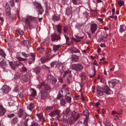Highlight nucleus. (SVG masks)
<instances>
[{
	"instance_id": "17",
	"label": "nucleus",
	"mask_w": 126,
	"mask_h": 126,
	"mask_svg": "<svg viewBox=\"0 0 126 126\" xmlns=\"http://www.w3.org/2000/svg\"><path fill=\"white\" fill-rule=\"evenodd\" d=\"M36 115L38 118V121H40L42 122L44 121L45 120V118L43 116L42 112L40 113H38L36 114Z\"/></svg>"
},
{
	"instance_id": "36",
	"label": "nucleus",
	"mask_w": 126,
	"mask_h": 126,
	"mask_svg": "<svg viewBox=\"0 0 126 126\" xmlns=\"http://www.w3.org/2000/svg\"><path fill=\"white\" fill-rule=\"evenodd\" d=\"M72 2L75 5L81 3V0H72Z\"/></svg>"
},
{
	"instance_id": "4",
	"label": "nucleus",
	"mask_w": 126,
	"mask_h": 126,
	"mask_svg": "<svg viewBox=\"0 0 126 126\" xmlns=\"http://www.w3.org/2000/svg\"><path fill=\"white\" fill-rule=\"evenodd\" d=\"M9 63L12 68L13 70H14L16 68L15 65L18 67L24 66V65L22 63L18 61L15 62L14 64L12 62H9Z\"/></svg>"
},
{
	"instance_id": "18",
	"label": "nucleus",
	"mask_w": 126,
	"mask_h": 126,
	"mask_svg": "<svg viewBox=\"0 0 126 126\" xmlns=\"http://www.w3.org/2000/svg\"><path fill=\"white\" fill-rule=\"evenodd\" d=\"M21 44L23 45L25 47L28 48L30 46L29 41L28 40H23L22 41L20 42Z\"/></svg>"
},
{
	"instance_id": "43",
	"label": "nucleus",
	"mask_w": 126,
	"mask_h": 126,
	"mask_svg": "<svg viewBox=\"0 0 126 126\" xmlns=\"http://www.w3.org/2000/svg\"><path fill=\"white\" fill-rule=\"evenodd\" d=\"M31 57L30 58H32V59H35V56L36 54L35 53H31L29 55Z\"/></svg>"
},
{
	"instance_id": "11",
	"label": "nucleus",
	"mask_w": 126,
	"mask_h": 126,
	"mask_svg": "<svg viewBox=\"0 0 126 126\" xmlns=\"http://www.w3.org/2000/svg\"><path fill=\"white\" fill-rule=\"evenodd\" d=\"M118 82V80L116 79L110 80L108 81L109 87L111 88H113L115 85Z\"/></svg>"
},
{
	"instance_id": "20",
	"label": "nucleus",
	"mask_w": 126,
	"mask_h": 126,
	"mask_svg": "<svg viewBox=\"0 0 126 126\" xmlns=\"http://www.w3.org/2000/svg\"><path fill=\"white\" fill-rule=\"evenodd\" d=\"M104 92L107 94H110L111 93V91L110 90L109 88L107 86H105L104 88Z\"/></svg>"
},
{
	"instance_id": "26",
	"label": "nucleus",
	"mask_w": 126,
	"mask_h": 126,
	"mask_svg": "<svg viewBox=\"0 0 126 126\" xmlns=\"http://www.w3.org/2000/svg\"><path fill=\"white\" fill-rule=\"evenodd\" d=\"M5 112V109L1 107V105L0 104V115H3Z\"/></svg>"
},
{
	"instance_id": "29",
	"label": "nucleus",
	"mask_w": 126,
	"mask_h": 126,
	"mask_svg": "<svg viewBox=\"0 0 126 126\" xmlns=\"http://www.w3.org/2000/svg\"><path fill=\"white\" fill-rule=\"evenodd\" d=\"M23 34V31L20 30H17L15 36H18L19 35L20 36H21Z\"/></svg>"
},
{
	"instance_id": "57",
	"label": "nucleus",
	"mask_w": 126,
	"mask_h": 126,
	"mask_svg": "<svg viewBox=\"0 0 126 126\" xmlns=\"http://www.w3.org/2000/svg\"><path fill=\"white\" fill-rule=\"evenodd\" d=\"M53 79H54L52 80L51 81L52 82L53 84H54L56 83V82L57 80L56 79L54 78Z\"/></svg>"
},
{
	"instance_id": "42",
	"label": "nucleus",
	"mask_w": 126,
	"mask_h": 126,
	"mask_svg": "<svg viewBox=\"0 0 126 126\" xmlns=\"http://www.w3.org/2000/svg\"><path fill=\"white\" fill-rule=\"evenodd\" d=\"M64 92L65 94L66 95L70 94L71 92L66 89H64Z\"/></svg>"
},
{
	"instance_id": "58",
	"label": "nucleus",
	"mask_w": 126,
	"mask_h": 126,
	"mask_svg": "<svg viewBox=\"0 0 126 126\" xmlns=\"http://www.w3.org/2000/svg\"><path fill=\"white\" fill-rule=\"evenodd\" d=\"M80 76L82 78H86V76L85 75L84 73H82L80 74Z\"/></svg>"
},
{
	"instance_id": "39",
	"label": "nucleus",
	"mask_w": 126,
	"mask_h": 126,
	"mask_svg": "<svg viewBox=\"0 0 126 126\" xmlns=\"http://www.w3.org/2000/svg\"><path fill=\"white\" fill-rule=\"evenodd\" d=\"M15 1L16 2H18L19 1V0H11L10 1V3L12 7H13L15 5L14 1Z\"/></svg>"
},
{
	"instance_id": "46",
	"label": "nucleus",
	"mask_w": 126,
	"mask_h": 126,
	"mask_svg": "<svg viewBox=\"0 0 126 126\" xmlns=\"http://www.w3.org/2000/svg\"><path fill=\"white\" fill-rule=\"evenodd\" d=\"M24 93L23 92H22L19 93L18 94V96L21 98H22L24 96Z\"/></svg>"
},
{
	"instance_id": "22",
	"label": "nucleus",
	"mask_w": 126,
	"mask_h": 126,
	"mask_svg": "<svg viewBox=\"0 0 126 126\" xmlns=\"http://www.w3.org/2000/svg\"><path fill=\"white\" fill-rule=\"evenodd\" d=\"M64 89H62L59 91L57 97L58 99L60 98V97H62L63 94H65V92H64Z\"/></svg>"
},
{
	"instance_id": "8",
	"label": "nucleus",
	"mask_w": 126,
	"mask_h": 126,
	"mask_svg": "<svg viewBox=\"0 0 126 126\" xmlns=\"http://www.w3.org/2000/svg\"><path fill=\"white\" fill-rule=\"evenodd\" d=\"M30 77V75L28 74H25L22 76L20 79L22 82H27L29 80Z\"/></svg>"
},
{
	"instance_id": "28",
	"label": "nucleus",
	"mask_w": 126,
	"mask_h": 126,
	"mask_svg": "<svg viewBox=\"0 0 126 126\" xmlns=\"http://www.w3.org/2000/svg\"><path fill=\"white\" fill-rule=\"evenodd\" d=\"M56 28V30L57 31L59 32V34L61 33L62 30V26L60 25H58L57 26Z\"/></svg>"
},
{
	"instance_id": "56",
	"label": "nucleus",
	"mask_w": 126,
	"mask_h": 126,
	"mask_svg": "<svg viewBox=\"0 0 126 126\" xmlns=\"http://www.w3.org/2000/svg\"><path fill=\"white\" fill-rule=\"evenodd\" d=\"M52 108L53 107L52 106H48L46 107V109L48 111L51 110Z\"/></svg>"
},
{
	"instance_id": "13",
	"label": "nucleus",
	"mask_w": 126,
	"mask_h": 126,
	"mask_svg": "<svg viewBox=\"0 0 126 126\" xmlns=\"http://www.w3.org/2000/svg\"><path fill=\"white\" fill-rule=\"evenodd\" d=\"M60 35H57L55 33L51 35V40L53 41L58 40L60 39Z\"/></svg>"
},
{
	"instance_id": "2",
	"label": "nucleus",
	"mask_w": 126,
	"mask_h": 126,
	"mask_svg": "<svg viewBox=\"0 0 126 126\" xmlns=\"http://www.w3.org/2000/svg\"><path fill=\"white\" fill-rule=\"evenodd\" d=\"M71 113L69 108H66L63 111V114L58 116V118H59V120L61 121L63 119L67 120L68 119V117L70 115Z\"/></svg>"
},
{
	"instance_id": "48",
	"label": "nucleus",
	"mask_w": 126,
	"mask_h": 126,
	"mask_svg": "<svg viewBox=\"0 0 126 126\" xmlns=\"http://www.w3.org/2000/svg\"><path fill=\"white\" fill-rule=\"evenodd\" d=\"M104 123L105 126H111V124L108 122L105 121L104 122Z\"/></svg>"
},
{
	"instance_id": "27",
	"label": "nucleus",
	"mask_w": 126,
	"mask_h": 126,
	"mask_svg": "<svg viewBox=\"0 0 126 126\" xmlns=\"http://www.w3.org/2000/svg\"><path fill=\"white\" fill-rule=\"evenodd\" d=\"M49 59L50 58H49L48 57H42L41 58L40 62L42 63H43L48 61Z\"/></svg>"
},
{
	"instance_id": "63",
	"label": "nucleus",
	"mask_w": 126,
	"mask_h": 126,
	"mask_svg": "<svg viewBox=\"0 0 126 126\" xmlns=\"http://www.w3.org/2000/svg\"><path fill=\"white\" fill-rule=\"evenodd\" d=\"M111 114L112 115H114L115 114H119L116 111L114 110H113L112 111Z\"/></svg>"
},
{
	"instance_id": "40",
	"label": "nucleus",
	"mask_w": 126,
	"mask_h": 126,
	"mask_svg": "<svg viewBox=\"0 0 126 126\" xmlns=\"http://www.w3.org/2000/svg\"><path fill=\"white\" fill-rule=\"evenodd\" d=\"M63 29L64 33L65 34L67 33L68 31V27L66 26H64L63 27Z\"/></svg>"
},
{
	"instance_id": "10",
	"label": "nucleus",
	"mask_w": 126,
	"mask_h": 126,
	"mask_svg": "<svg viewBox=\"0 0 126 126\" xmlns=\"http://www.w3.org/2000/svg\"><path fill=\"white\" fill-rule=\"evenodd\" d=\"M8 63L7 61L4 59L0 62V67L2 68L4 71H5V68L7 66Z\"/></svg>"
},
{
	"instance_id": "1",
	"label": "nucleus",
	"mask_w": 126,
	"mask_h": 126,
	"mask_svg": "<svg viewBox=\"0 0 126 126\" xmlns=\"http://www.w3.org/2000/svg\"><path fill=\"white\" fill-rule=\"evenodd\" d=\"M37 19V18L32 17L31 16H28L25 18L26 26H27V29H31L30 26L33 27L35 26L36 24Z\"/></svg>"
},
{
	"instance_id": "5",
	"label": "nucleus",
	"mask_w": 126,
	"mask_h": 126,
	"mask_svg": "<svg viewBox=\"0 0 126 126\" xmlns=\"http://www.w3.org/2000/svg\"><path fill=\"white\" fill-rule=\"evenodd\" d=\"M39 89H44V90H49L50 89V85L48 84H45L44 82H41L40 84L38 86Z\"/></svg>"
},
{
	"instance_id": "31",
	"label": "nucleus",
	"mask_w": 126,
	"mask_h": 126,
	"mask_svg": "<svg viewBox=\"0 0 126 126\" xmlns=\"http://www.w3.org/2000/svg\"><path fill=\"white\" fill-rule=\"evenodd\" d=\"M126 26L124 25H122L120 26L119 29V32L121 33L125 31L126 30Z\"/></svg>"
},
{
	"instance_id": "35",
	"label": "nucleus",
	"mask_w": 126,
	"mask_h": 126,
	"mask_svg": "<svg viewBox=\"0 0 126 126\" xmlns=\"http://www.w3.org/2000/svg\"><path fill=\"white\" fill-rule=\"evenodd\" d=\"M52 18L54 21H58L60 19L59 16L55 15H54L52 16Z\"/></svg>"
},
{
	"instance_id": "54",
	"label": "nucleus",
	"mask_w": 126,
	"mask_h": 126,
	"mask_svg": "<svg viewBox=\"0 0 126 126\" xmlns=\"http://www.w3.org/2000/svg\"><path fill=\"white\" fill-rule=\"evenodd\" d=\"M78 57L75 55H74L73 56V60L74 61H77L78 59Z\"/></svg>"
},
{
	"instance_id": "15",
	"label": "nucleus",
	"mask_w": 126,
	"mask_h": 126,
	"mask_svg": "<svg viewBox=\"0 0 126 126\" xmlns=\"http://www.w3.org/2000/svg\"><path fill=\"white\" fill-rule=\"evenodd\" d=\"M97 28V25L94 23H92L91 25L90 30L91 33L92 34L94 33Z\"/></svg>"
},
{
	"instance_id": "53",
	"label": "nucleus",
	"mask_w": 126,
	"mask_h": 126,
	"mask_svg": "<svg viewBox=\"0 0 126 126\" xmlns=\"http://www.w3.org/2000/svg\"><path fill=\"white\" fill-rule=\"evenodd\" d=\"M73 50L74 52L75 53H79L80 51L78 49L74 48H73Z\"/></svg>"
},
{
	"instance_id": "30",
	"label": "nucleus",
	"mask_w": 126,
	"mask_h": 126,
	"mask_svg": "<svg viewBox=\"0 0 126 126\" xmlns=\"http://www.w3.org/2000/svg\"><path fill=\"white\" fill-rule=\"evenodd\" d=\"M108 36V34L106 33L104 34L103 36L100 39L101 41H103L105 42L107 41V40H105V39H106Z\"/></svg>"
},
{
	"instance_id": "25",
	"label": "nucleus",
	"mask_w": 126,
	"mask_h": 126,
	"mask_svg": "<svg viewBox=\"0 0 126 126\" xmlns=\"http://www.w3.org/2000/svg\"><path fill=\"white\" fill-rule=\"evenodd\" d=\"M20 54L18 53H17L16 54V58L19 61H25L27 60V59L25 58H22L20 57Z\"/></svg>"
},
{
	"instance_id": "19",
	"label": "nucleus",
	"mask_w": 126,
	"mask_h": 126,
	"mask_svg": "<svg viewBox=\"0 0 126 126\" xmlns=\"http://www.w3.org/2000/svg\"><path fill=\"white\" fill-rule=\"evenodd\" d=\"M31 97H34L36 95L37 92L34 89L31 88L30 89Z\"/></svg>"
},
{
	"instance_id": "47",
	"label": "nucleus",
	"mask_w": 126,
	"mask_h": 126,
	"mask_svg": "<svg viewBox=\"0 0 126 126\" xmlns=\"http://www.w3.org/2000/svg\"><path fill=\"white\" fill-rule=\"evenodd\" d=\"M71 71L69 70L65 71L64 72L63 75V77H64L67 74L71 73Z\"/></svg>"
},
{
	"instance_id": "37",
	"label": "nucleus",
	"mask_w": 126,
	"mask_h": 126,
	"mask_svg": "<svg viewBox=\"0 0 126 126\" xmlns=\"http://www.w3.org/2000/svg\"><path fill=\"white\" fill-rule=\"evenodd\" d=\"M65 99L67 102L69 103H70L71 102V98L70 96H68L67 95H65Z\"/></svg>"
},
{
	"instance_id": "64",
	"label": "nucleus",
	"mask_w": 126,
	"mask_h": 126,
	"mask_svg": "<svg viewBox=\"0 0 126 126\" xmlns=\"http://www.w3.org/2000/svg\"><path fill=\"white\" fill-rule=\"evenodd\" d=\"M56 63V62L55 61L53 62H52L50 64L51 67H52L54 66V65Z\"/></svg>"
},
{
	"instance_id": "61",
	"label": "nucleus",
	"mask_w": 126,
	"mask_h": 126,
	"mask_svg": "<svg viewBox=\"0 0 126 126\" xmlns=\"http://www.w3.org/2000/svg\"><path fill=\"white\" fill-rule=\"evenodd\" d=\"M22 66V67L21 68L22 71L25 72L27 71V69L25 67H24L23 66Z\"/></svg>"
},
{
	"instance_id": "55",
	"label": "nucleus",
	"mask_w": 126,
	"mask_h": 126,
	"mask_svg": "<svg viewBox=\"0 0 126 126\" xmlns=\"http://www.w3.org/2000/svg\"><path fill=\"white\" fill-rule=\"evenodd\" d=\"M15 114L14 113H11V114H8L7 115L8 117L9 118H11L14 116Z\"/></svg>"
},
{
	"instance_id": "12",
	"label": "nucleus",
	"mask_w": 126,
	"mask_h": 126,
	"mask_svg": "<svg viewBox=\"0 0 126 126\" xmlns=\"http://www.w3.org/2000/svg\"><path fill=\"white\" fill-rule=\"evenodd\" d=\"M96 94L98 96H101L103 93V88L99 86H96Z\"/></svg>"
},
{
	"instance_id": "60",
	"label": "nucleus",
	"mask_w": 126,
	"mask_h": 126,
	"mask_svg": "<svg viewBox=\"0 0 126 126\" xmlns=\"http://www.w3.org/2000/svg\"><path fill=\"white\" fill-rule=\"evenodd\" d=\"M19 78V75L18 74H16L14 76V78L16 79H18Z\"/></svg>"
},
{
	"instance_id": "51",
	"label": "nucleus",
	"mask_w": 126,
	"mask_h": 126,
	"mask_svg": "<svg viewBox=\"0 0 126 126\" xmlns=\"http://www.w3.org/2000/svg\"><path fill=\"white\" fill-rule=\"evenodd\" d=\"M100 104V103L99 102H97L95 103H94L93 106H94L96 108H97Z\"/></svg>"
},
{
	"instance_id": "38",
	"label": "nucleus",
	"mask_w": 126,
	"mask_h": 126,
	"mask_svg": "<svg viewBox=\"0 0 126 126\" xmlns=\"http://www.w3.org/2000/svg\"><path fill=\"white\" fill-rule=\"evenodd\" d=\"M37 50H39L41 53H42L43 52L46 50L45 49L44 47H41L38 48H37Z\"/></svg>"
},
{
	"instance_id": "44",
	"label": "nucleus",
	"mask_w": 126,
	"mask_h": 126,
	"mask_svg": "<svg viewBox=\"0 0 126 126\" xmlns=\"http://www.w3.org/2000/svg\"><path fill=\"white\" fill-rule=\"evenodd\" d=\"M35 60V59L30 58L29 60L28 63L29 64H31L32 63H33L34 62Z\"/></svg>"
},
{
	"instance_id": "49",
	"label": "nucleus",
	"mask_w": 126,
	"mask_h": 126,
	"mask_svg": "<svg viewBox=\"0 0 126 126\" xmlns=\"http://www.w3.org/2000/svg\"><path fill=\"white\" fill-rule=\"evenodd\" d=\"M54 77L51 75H49L47 77L48 79L50 80L51 81L54 79Z\"/></svg>"
},
{
	"instance_id": "14",
	"label": "nucleus",
	"mask_w": 126,
	"mask_h": 126,
	"mask_svg": "<svg viewBox=\"0 0 126 126\" xmlns=\"http://www.w3.org/2000/svg\"><path fill=\"white\" fill-rule=\"evenodd\" d=\"M60 111L58 110H55L51 112L49 114V115L51 116L54 117L57 116V119L59 120V118H58V116L59 115Z\"/></svg>"
},
{
	"instance_id": "7",
	"label": "nucleus",
	"mask_w": 126,
	"mask_h": 126,
	"mask_svg": "<svg viewBox=\"0 0 126 126\" xmlns=\"http://www.w3.org/2000/svg\"><path fill=\"white\" fill-rule=\"evenodd\" d=\"M17 115L19 117L22 118L24 119H26L27 117V115H30L27 114L25 112L24 113L23 110L21 109H19L18 110L17 113Z\"/></svg>"
},
{
	"instance_id": "33",
	"label": "nucleus",
	"mask_w": 126,
	"mask_h": 126,
	"mask_svg": "<svg viewBox=\"0 0 126 126\" xmlns=\"http://www.w3.org/2000/svg\"><path fill=\"white\" fill-rule=\"evenodd\" d=\"M18 121L17 118L14 117L12 120L11 123L12 125H14Z\"/></svg>"
},
{
	"instance_id": "45",
	"label": "nucleus",
	"mask_w": 126,
	"mask_h": 126,
	"mask_svg": "<svg viewBox=\"0 0 126 126\" xmlns=\"http://www.w3.org/2000/svg\"><path fill=\"white\" fill-rule=\"evenodd\" d=\"M118 4L120 6H121L124 4V1L121 0H120L118 2Z\"/></svg>"
},
{
	"instance_id": "32",
	"label": "nucleus",
	"mask_w": 126,
	"mask_h": 126,
	"mask_svg": "<svg viewBox=\"0 0 126 126\" xmlns=\"http://www.w3.org/2000/svg\"><path fill=\"white\" fill-rule=\"evenodd\" d=\"M0 56L3 58H5L6 54L2 49L0 48Z\"/></svg>"
},
{
	"instance_id": "9",
	"label": "nucleus",
	"mask_w": 126,
	"mask_h": 126,
	"mask_svg": "<svg viewBox=\"0 0 126 126\" xmlns=\"http://www.w3.org/2000/svg\"><path fill=\"white\" fill-rule=\"evenodd\" d=\"M35 5L36 7V9L39 14H42L43 12V9L41 4L38 3H35Z\"/></svg>"
},
{
	"instance_id": "52",
	"label": "nucleus",
	"mask_w": 126,
	"mask_h": 126,
	"mask_svg": "<svg viewBox=\"0 0 126 126\" xmlns=\"http://www.w3.org/2000/svg\"><path fill=\"white\" fill-rule=\"evenodd\" d=\"M5 8L6 10L8 9H10V7L9 5L8 4V3L7 2L6 3L5 5Z\"/></svg>"
},
{
	"instance_id": "24",
	"label": "nucleus",
	"mask_w": 126,
	"mask_h": 126,
	"mask_svg": "<svg viewBox=\"0 0 126 126\" xmlns=\"http://www.w3.org/2000/svg\"><path fill=\"white\" fill-rule=\"evenodd\" d=\"M74 118L72 116L68 117V119L67 120H64L66 122H69L70 124H72L74 121Z\"/></svg>"
},
{
	"instance_id": "21",
	"label": "nucleus",
	"mask_w": 126,
	"mask_h": 126,
	"mask_svg": "<svg viewBox=\"0 0 126 126\" xmlns=\"http://www.w3.org/2000/svg\"><path fill=\"white\" fill-rule=\"evenodd\" d=\"M34 107V104L32 103H31L28 104L27 107V109L30 110L31 112H32V110Z\"/></svg>"
},
{
	"instance_id": "50",
	"label": "nucleus",
	"mask_w": 126,
	"mask_h": 126,
	"mask_svg": "<svg viewBox=\"0 0 126 126\" xmlns=\"http://www.w3.org/2000/svg\"><path fill=\"white\" fill-rule=\"evenodd\" d=\"M21 54L22 56H23L27 58L29 56V55L28 54L24 52H22L21 53Z\"/></svg>"
},
{
	"instance_id": "34",
	"label": "nucleus",
	"mask_w": 126,
	"mask_h": 126,
	"mask_svg": "<svg viewBox=\"0 0 126 126\" xmlns=\"http://www.w3.org/2000/svg\"><path fill=\"white\" fill-rule=\"evenodd\" d=\"M60 47V45H53V50L55 52L58 50Z\"/></svg>"
},
{
	"instance_id": "6",
	"label": "nucleus",
	"mask_w": 126,
	"mask_h": 126,
	"mask_svg": "<svg viewBox=\"0 0 126 126\" xmlns=\"http://www.w3.org/2000/svg\"><path fill=\"white\" fill-rule=\"evenodd\" d=\"M41 98L42 99H45L48 96L49 94L48 92L46 90L42 89H41L40 91Z\"/></svg>"
},
{
	"instance_id": "16",
	"label": "nucleus",
	"mask_w": 126,
	"mask_h": 126,
	"mask_svg": "<svg viewBox=\"0 0 126 126\" xmlns=\"http://www.w3.org/2000/svg\"><path fill=\"white\" fill-rule=\"evenodd\" d=\"M1 90L3 93H7L10 91V88L9 86L5 85L2 86Z\"/></svg>"
},
{
	"instance_id": "41",
	"label": "nucleus",
	"mask_w": 126,
	"mask_h": 126,
	"mask_svg": "<svg viewBox=\"0 0 126 126\" xmlns=\"http://www.w3.org/2000/svg\"><path fill=\"white\" fill-rule=\"evenodd\" d=\"M40 68L39 67H37L34 68V72L36 74L39 73L40 72Z\"/></svg>"
},
{
	"instance_id": "23",
	"label": "nucleus",
	"mask_w": 126,
	"mask_h": 126,
	"mask_svg": "<svg viewBox=\"0 0 126 126\" xmlns=\"http://www.w3.org/2000/svg\"><path fill=\"white\" fill-rule=\"evenodd\" d=\"M60 104L62 106H65L66 102L65 99L63 98H60Z\"/></svg>"
},
{
	"instance_id": "62",
	"label": "nucleus",
	"mask_w": 126,
	"mask_h": 126,
	"mask_svg": "<svg viewBox=\"0 0 126 126\" xmlns=\"http://www.w3.org/2000/svg\"><path fill=\"white\" fill-rule=\"evenodd\" d=\"M31 126H39V125L37 123L34 122L32 124Z\"/></svg>"
},
{
	"instance_id": "3",
	"label": "nucleus",
	"mask_w": 126,
	"mask_h": 126,
	"mask_svg": "<svg viewBox=\"0 0 126 126\" xmlns=\"http://www.w3.org/2000/svg\"><path fill=\"white\" fill-rule=\"evenodd\" d=\"M71 67L72 69L76 72L81 71L83 68L82 65L80 63L73 64Z\"/></svg>"
},
{
	"instance_id": "59",
	"label": "nucleus",
	"mask_w": 126,
	"mask_h": 126,
	"mask_svg": "<svg viewBox=\"0 0 126 126\" xmlns=\"http://www.w3.org/2000/svg\"><path fill=\"white\" fill-rule=\"evenodd\" d=\"M10 10H6V14L7 15H9L10 14Z\"/></svg>"
}]
</instances>
